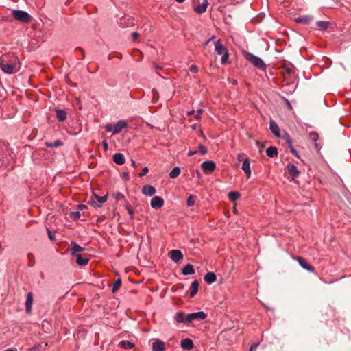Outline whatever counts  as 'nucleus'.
I'll list each match as a JSON object with an SVG mask.
<instances>
[{
  "label": "nucleus",
  "mask_w": 351,
  "mask_h": 351,
  "mask_svg": "<svg viewBox=\"0 0 351 351\" xmlns=\"http://www.w3.org/2000/svg\"><path fill=\"white\" fill-rule=\"evenodd\" d=\"M12 15L15 20L25 23H29L32 19L27 12L23 10H14L12 12Z\"/></svg>",
  "instance_id": "obj_3"
},
{
  "label": "nucleus",
  "mask_w": 351,
  "mask_h": 351,
  "mask_svg": "<svg viewBox=\"0 0 351 351\" xmlns=\"http://www.w3.org/2000/svg\"><path fill=\"white\" fill-rule=\"evenodd\" d=\"M132 165L133 167H135L136 166V162L134 160H132Z\"/></svg>",
  "instance_id": "obj_64"
},
{
  "label": "nucleus",
  "mask_w": 351,
  "mask_h": 351,
  "mask_svg": "<svg viewBox=\"0 0 351 351\" xmlns=\"http://www.w3.org/2000/svg\"><path fill=\"white\" fill-rule=\"evenodd\" d=\"M48 237L50 240L54 241L55 240V236L54 234L49 230V228H47Z\"/></svg>",
  "instance_id": "obj_46"
},
{
  "label": "nucleus",
  "mask_w": 351,
  "mask_h": 351,
  "mask_svg": "<svg viewBox=\"0 0 351 351\" xmlns=\"http://www.w3.org/2000/svg\"><path fill=\"white\" fill-rule=\"evenodd\" d=\"M199 152L202 154H206L208 152V149H207L206 147H205L202 145H199Z\"/></svg>",
  "instance_id": "obj_43"
},
{
  "label": "nucleus",
  "mask_w": 351,
  "mask_h": 351,
  "mask_svg": "<svg viewBox=\"0 0 351 351\" xmlns=\"http://www.w3.org/2000/svg\"><path fill=\"white\" fill-rule=\"evenodd\" d=\"M296 260L298 261L300 265L304 269L310 271V272H314L315 269L313 266L309 265L307 261L303 258L302 257L298 256L296 257Z\"/></svg>",
  "instance_id": "obj_9"
},
{
  "label": "nucleus",
  "mask_w": 351,
  "mask_h": 351,
  "mask_svg": "<svg viewBox=\"0 0 351 351\" xmlns=\"http://www.w3.org/2000/svg\"><path fill=\"white\" fill-rule=\"evenodd\" d=\"M286 72H287L288 74L291 73V72H292V69H291V68H287V69H286Z\"/></svg>",
  "instance_id": "obj_59"
},
{
  "label": "nucleus",
  "mask_w": 351,
  "mask_h": 351,
  "mask_svg": "<svg viewBox=\"0 0 351 351\" xmlns=\"http://www.w3.org/2000/svg\"><path fill=\"white\" fill-rule=\"evenodd\" d=\"M202 112H203V110H201V109H200V110H197V111L196 112V113H195V118H196L197 119H200V118H201V117H202Z\"/></svg>",
  "instance_id": "obj_51"
},
{
  "label": "nucleus",
  "mask_w": 351,
  "mask_h": 351,
  "mask_svg": "<svg viewBox=\"0 0 351 351\" xmlns=\"http://www.w3.org/2000/svg\"><path fill=\"white\" fill-rule=\"evenodd\" d=\"M197 150H190L188 153V156H192L197 153Z\"/></svg>",
  "instance_id": "obj_56"
},
{
  "label": "nucleus",
  "mask_w": 351,
  "mask_h": 351,
  "mask_svg": "<svg viewBox=\"0 0 351 351\" xmlns=\"http://www.w3.org/2000/svg\"><path fill=\"white\" fill-rule=\"evenodd\" d=\"M156 192V189L150 185H145L142 189L143 194L147 196H153Z\"/></svg>",
  "instance_id": "obj_16"
},
{
  "label": "nucleus",
  "mask_w": 351,
  "mask_h": 351,
  "mask_svg": "<svg viewBox=\"0 0 351 351\" xmlns=\"http://www.w3.org/2000/svg\"><path fill=\"white\" fill-rule=\"evenodd\" d=\"M93 197L94 199L98 202V203H100V204H103L104 202H106L107 200V196L105 195V196H99L98 195H96V194H93Z\"/></svg>",
  "instance_id": "obj_35"
},
{
  "label": "nucleus",
  "mask_w": 351,
  "mask_h": 351,
  "mask_svg": "<svg viewBox=\"0 0 351 351\" xmlns=\"http://www.w3.org/2000/svg\"><path fill=\"white\" fill-rule=\"evenodd\" d=\"M148 171H149L148 167H145L144 168H143L141 172L139 173L138 176L140 177H143V176L146 175V173L148 172Z\"/></svg>",
  "instance_id": "obj_45"
},
{
  "label": "nucleus",
  "mask_w": 351,
  "mask_h": 351,
  "mask_svg": "<svg viewBox=\"0 0 351 351\" xmlns=\"http://www.w3.org/2000/svg\"><path fill=\"white\" fill-rule=\"evenodd\" d=\"M328 25H329V23L327 21H320L317 23V27L321 30L327 29L328 27Z\"/></svg>",
  "instance_id": "obj_32"
},
{
  "label": "nucleus",
  "mask_w": 351,
  "mask_h": 351,
  "mask_svg": "<svg viewBox=\"0 0 351 351\" xmlns=\"http://www.w3.org/2000/svg\"><path fill=\"white\" fill-rule=\"evenodd\" d=\"M0 68L7 74L18 72L20 69L19 58L14 54H5L0 58Z\"/></svg>",
  "instance_id": "obj_1"
},
{
  "label": "nucleus",
  "mask_w": 351,
  "mask_h": 351,
  "mask_svg": "<svg viewBox=\"0 0 351 351\" xmlns=\"http://www.w3.org/2000/svg\"><path fill=\"white\" fill-rule=\"evenodd\" d=\"M27 259L29 263L27 264L29 267H32L35 265L34 256L32 253L27 254Z\"/></svg>",
  "instance_id": "obj_36"
},
{
  "label": "nucleus",
  "mask_w": 351,
  "mask_h": 351,
  "mask_svg": "<svg viewBox=\"0 0 351 351\" xmlns=\"http://www.w3.org/2000/svg\"><path fill=\"white\" fill-rule=\"evenodd\" d=\"M243 171L245 172L247 178H249L250 177L251 169H250V161L247 159H245L243 161Z\"/></svg>",
  "instance_id": "obj_21"
},
{
  "label": "nucleus",
  "mask_w": 351,
  "mask_h": 351,
  "mask_svg": "<svg viewBox=\"0 0 351 351\" xmlns=\"http://www.w3.org/2000/svg\"><path fill=\"white\" fill-rule=\"evenodd\" d=\"M228 56H229L228 52L222 54V58H221V63L222 64H225L227 62V60L228 59Z\"/></svg>",
  "instance_id": "obj_44"
},
{
  "label": "nucleus",
  "mask_w": 351,
  "mask_h": 351,
  "mask_svg": "<svg viewBox=\"0 0 351 351\" xmlns=\"http://www.w3.org/2000/svg\"><path fill=\"white\" fill-rule=\"evenodd\" d=\"M85 208H86V205L81 204V205L79 206V209L80 210H84Z\"/></svg>",
  "instance_id": "obj_57"
},
{
  "label": "nucleus",
  "mask_w": 351,
  "mask_h": 351,
  "mask_svg": "<svg viewBox=\"0 0 351 351\" xmlns=\"http://www.w3.org/2000/svg\"><path fill=\"white\" fill-rule=\"evenodd\" d=\"M113 196L117 200H123V199H125L124 195L121 193H120V192L114 193L113 194Z\"/></svg>",
  "instance_id": "obj_40"
},
{
  "label": "nucleus",
  "mask_w": 351,
  "mask_h": 351,
  "mask_svg": "<svg viewBox=\"0 0 351 351\" xmlns=\"http://www.w3.org/2000/svg\"><path fill=\"white\" fill-rule=\"evenodd\" d=\"M198 70V67L195 64L191 65L189 68V71L192 73H197Z\"/></svg>",
  "instance_id": "obj_47"
},
{
  "label": "nucleus",
  "mask_w": 351,
  "mask_h": 351,
  "mask_svg": "<svg viewBox=\"0 0 351 351\" xmlns=\"http://www.w3.org/2000/svg\"><path fill=\"white\" fill-rule=\"evenodd\" d=\"M182 273L183 275H192L195 274V270L191 264L186 265L182 270Z\"/></svg>",
  "instance_id": "obj_24"
},
{
  "label": "nucleus",
  "mask_w": 351,
  "mask_h": 351,
  "mask_svg": "<svg viewBox=\"0 0 351 351\" xmlns=\"http://www.w3.org/2000/svg\"><path fill=\"white\" fill-rule=\"evenodd\" d=\"M56 118L59 121H64L66 120L67 117V113L64 110H56Z\"/></svg>",
  "instance_id": "obj_23"
},
{
  "label": "nucleus",
  "mask_w": 351,
  "mask_h": 351,
  "mask_svg": "<svg viewBox=\"0 0 351 351\" xmlns=\"http://www.w3.org/2000/svg\"><path fill=\"white\" fill-rule=\"evenodd\" d=\"M76 257V263L80 266L86 265L89 261V259L87 256H83L80 254L75 256Z\"/></svg>",
  "instance_id": "obj_18"
},
{
  "label": "nucleus",
  "mask_w": 351,
  "mask_h": 351,
  "mask_svg": "<svg viewBox=\"0 0 351 351\" xmlns=\"http://www.w3.org/2000/svg\"><path fill=\"white\" fill-rule=\"evenodd\" d=\"M199 282L197 280H194L191 285L190 297L193 298L198 291Z\"/></svg>",
  "instance_id": "obj_22"
},
{
  "label": "nucleus",
  "mask_w": 351,
  "mask_h": 351,
  "mask_svg": "<svg viewBox=\"0 0 351 351\" xmlns=\"http://www.w3.org/2000/svg\"><path fill=\"white\" fill-rule=\"evenodd\" d=\"M106 132H113V125L112 124H108L105 127Z\"/></svg>",
  "instance_id": "obj_50"
},
{
  "label": "nucleus",
  "mask_w": 351,
  "mask_h": 351,
  "mask_svg": "<svg viewBox=\"0 0 351 351\" xmlns=\"http://www.w3.org/2000/svg\"><path fill=\"white\" fill-rule=\"evenodd\" d=\"M239 197L240 193L239 192L231 191L228 193V198L232 202L238 199Z\"/></svg>",
  "instance_id": "obj_31"
},
{
  "label": "nucleus",
  "mask_w": 351,
  "mask_h": 351,
  "mask_svg": "<svg viewBox=\"0 0 351 351\" xmlns=\"http://www.w3.org/2000/svg\"><path fill=\"white\" fill-rule=\"evenodd\" d=\"M123 23H124V25L126 27L130 26V25H134V19L132 18L128 19H126L125 18L121 19V21H120V24L123 25Z\"/></svg>",
  "instance_id": "obj_34"
},
{
  "label": "nucleus",
  "mask_w": 351,
  "mask_h": 351,
  "mask_svg": "<svg viewBox=\"0 0 351 351\" xmlns=\"http://www.w3.org/2000/svg\"><path fill=\"white\" fill-rule=\"evenodd\" d=\"M241 158H242V156L241 154H238L237 155V159L239 161H241Z\"/></svg>",
  "instance_id": "obj_62"
},
{
  "label": "nucleus",
  "mask_w": 351,
  "mask_h": 351,
  "mask_svg": "<svg viewBox=\"0 0 351 351\" xmlns=\"http://www.w3.org/2000/svg\"><path fill=\"white\" fill-rule=\"evenodd\" d=\"M75 50L76 51L78 50V51H80L82 53V54H81L82 60H84V58H85V53H84V49L82 47H77L75 48Z\"/></svg>",
  "instance_id": "obj_49"
},
{
  "label": "nucleus",
  "mask_w": 351,
  "mask_h": 351,
  "mask_svg": "<svg viewBox=\"0 0 351 351\" xmlns=\"http://www.w3.org/2000/svg\"><path fill=\"white\" fill-rule=\"evenodd\" d=\"M125 208L128 214L130 215V217L132 218L134 215V210L132 206L128 203H127V204L125 205Z\"/></svg>",
  "instance_id": "obj_41"
},
{
  "label": "nucleus",
  "mask_w": 351,
  "mask_h": 351,
  "mask_svg": "<svg viewBox=\"0 0 351 351\" xmlns=\"http://www.w3.org/2000/svg\"><path fill=\"white\" fill-rule=\"evenodd\" d=\"M181 347L186 350H191L193 348L194 344L191 339L186 338L181 341Z\"/></svg>",
  "instance_id": "obj_13"
},
{
  "label": "nucleus",
  "mask_w": 351,
  "mask_h": 351,
  "mask_svg": "<svg viewBox=\"0 0 351 351\" xmlns=\"http://www.w3.org/2000/svg\"><path fill=\"white\" fill-rule=\"evenodd\" d=\"M180 169L178 167L173 168L171 171L169 173V177L172 179L176 178L180 174Z\"/></svg>",
  "instance_id": "obj_29"
},
{
  "label": "nucleus",
  "mask_w": 351,
  "mask_h": 351,
  "mask_svg": "<svg viewBox=\"0 0 351 351\" xmlns=\"http://www.w3.org/2000/svg\"><path fill=\"white\" fill-rule=\"evenodd\" d=\"M311 21V18L309 16H302L296 19L298 23H308Z\"/></svg>",
  "instance_id": "obj_37"
},
{
  "label": "nucleus",
  "mask_w": 351,
  "mask_h": 351,
  "mask_svg": "<svg viewBox=\"0 0 351 351\" xmlns=\"http://www.w3.org/2000/svg\"><path fill=\"white\" fill-rule=\"evenodd\" d=\"M216 275L213 272H208L204 278L205 282L208 284L213 283L216 280Z\"/></svg>",
  "instance_id": "obj_25"
},
{
  "label": "nucleus",
  "mask_w": 351,
  "mask_h": 351,
  "mask_svg": "<svg viewBox=\"0 0 351 351\" xmlns=\"http://www.w3.org/2000/svg\"><path fill=\"white\" fill-rule=\"evenodd\" d=\"M33 300H34L33 293L32 292H29L27 294L26 301H25V311L27 313H29L32 311Z\"/></svg>",
  "instance_id": "obj_11"
},
{
  "label": "nucleus",
  "mask_w": 351,
  "mask_h": 351,
  "mask_svg": "<svg viewBox=\"0 0 351 351\" xmlns=\"http://www.w3.org/2000/svg\"><path fill=\"white\" fill-rule=\"evenodd\" d=\"M169 256L172 261L178 263L183 258V254L179 250H173L169 252Z\"/></svg>",
  "instance_id": "obj_8"
},
{
  "label": "nucleus",
  "mask_w": 351,
  "mask_h": 351,
  "mask_svg": "<svg viewBox=\"0 0 351 351\" xmlns=\"http://www.w3.org/2000/svg\"><path fill=\"white\" fill-rule=\"evenodd\" d=\"M186 316L184 313L179 312L176 314L175 319L179 323H188L186 319Z\"/></svg>",
  "instance_id": "obj_28"
},
{
  "label": "nucleus",
  "mask_w": 351,
  "mask_h": 351,
  "mask_svg": "<svg viewBox=\"0 0 351 351\" xmlns=\"http://www.w3.org/2000/svg\"><path fill=\"white\" fill-rule=\"evenodd\" d=\"M84 250V248L79 245L75 241H71L70 245V251H71V255L72 256H75L78 254H80V252H82Z\"/></svg>",
  "instance_id": "obj_7"
},
{
  "label": "nucleus",
  "mask_w": 351,
  "mask_h": 351,
  "mask_svg": "<svg viewBox=\"0 0 351 351\" xmlns=\"http://www.w3.org/2000/svg\"><path fill=\"white\" fill-rule=\"evenodd\" d=\"M133 41L135 42L139 36V34L137 32H133L132 34Z\"/></svg>",
  "instance_id": "obj_53"
},
{
  "label": "nucleus",
  "mask_w": 351,
  "mask_h": 351,
  "mask_svg": "<svg viewBox=\"0 0 351 351\" xmlns=\"http://www.w3.org/2000/svg\"><path fill=\"white\" fill-rule=\"evenodd\" d=\"M121 286V280L120 278H117L114 280L112 287V292L115 293Z\"/></svg>",
  "instance_id": "obj_30"
},
{
  "label": "nucleus",
  "mask_w": 351,
  "mask_h": 351,
  "mask_svg": "<svg viewBox=\"0 0 351 351\" xmlns=\"http://www.w3.org/2000/svg\"><path fill=\"white\" fill-rule=\"evenodd\" d=\"M102 147L104 151H107L108 148V144L106 140L102 141Z\"/></svg>",
  "instance_id": "obj_52"
},
{
  "label": "nucleus",
  "mask_w": 351,
  "mask_h": 351,
  "mask_svg": "<svg viewBox=\"0 0 351 351\" xmlns=\"http://www.w3.org/2000/svg\"><path fill=\"white\" fill-rule=\"evenodd\" d=\"M75 50L76 51L78 50V51H80L82 53V54H81L82 60H84V58H85V53H84V49L82 47H77L75 48Z\"/></svg>",
  "instance_id": "obj_48"
},
{
  "label": "nucleus",
  "mask_w": 351,
  "mask_h": 351,
  "mask_svg": "<svg viewBox=\"0 0 351 351\" xmlns=\"http://www.w3.org/2000/svg\"><path fill=\"white\" fill-rule=\"evenodd\" d=\"M290 148H291V152L292 153V154L294 155L295 156H296L297 158H299L297 151L292 147H291Z\"/></svg>",
  "instance_id": "obj_55"
},
{
  "label": "nucleus",
  "mask_w": 351,
  "mask_h": 351,
  "mask_svg": "<svg viewBox=\"0 0 351 351\" xmlns=\"http://www.w3.org/2000/svg\"><path fill=\"white\" fill-rule=\"evenodd\" d=\"M128 126V123L125 120H120L113 125V134H119L123 128Z\"/></svg>",
  "instance_id": "obj_6"
},
{
  "label": "nucleus",
  "mask_w": 351,
  "mask_h": 351,
  "mask_svg": "<svg viewBox=\"0 0 351 351\" xmlns=\"http://www.w3.org/2000/svg\"><path fill=\"white\" fill-rule=\"evenodd\" d=\"M193 114H195V111L194 110H191V111L188 112V115H192Z\"/></svg>",
  "instance_id": "obj_63"
},
{
  "label": "nucleus",
  "mask_w": 351,
  "mask_h": 351,
  "mask_svg": "<svg viewBox=\"0 0 351 351\" xmlns=\"http://www.w3.org/2000/svg\"><path fill=\"white\" fill-rule=\"evenodd\" d=\"M269 128H270V130L271 131V132L276 136H280V128L279 126L278 125V124L274 121H270V123H269Z\"/></svg>",
  "instance_id": "obj_20"
},
{
  "label": "nucleus",
  "mask_w": 351,
  "mask_h": 351,
  "mask_svg": "<svg viewBox=\"0 0 351 351\" xmlns=\"http://www.w3.org/2000/svg\"><path fill=\"white\" fill-rule=\"evenodd\" d=\"M195 204V197L191 195L187 199V205L189 206H193Z\"/></svg>",
  "instance_id": "obj_39"
},
{
  "label": "nucleus",
  "mask_w": 351,
  "mask_h": 351,
  "mask_svg": "<svg viewBox=\"0 0 351 351\" xmlns=\"http://www.w3.org/2000/svg\"><path fill=\"white\" fill-rule=\"evenodd\" d=\"M92 204L95 207H99V206L93 199Z\"/></svg>",
  "instance_id": "obj_60"
},
{
  "label": "nucleus",
  "mask_w": 351,
  "mask_h": 351,
  "mask_svg": "<svg viewBox=\"0 0 351 351\" xmlns=\"http://www.w3.org/2000/svg\"><path fill=\"white\" fill-rule=\"evenodd\" d=\"M164 205V200L159 196L154 197L151 200V206L157 209L161 208Z\"/></svg>",
  "instance_id": "obj_10"
},
{
  "label": "nucleus",
  "mask_w": 351,
  "mask_h": 351,
  "mask_svg": "<svg viewBox=\"0 0 351 351\" xmlns=\"http://www.w3.org/2000/svg\"><path fill=\"white\" fill-rule=\"evenodd\" d=\"M201 167L204 173L208 174L215 171L216 164L213 160H207L202 163Z\"/></svg>",
  "instance_id": "obj_5"
},
{
  "label": "nucleus",
  "mask_w": 351,
  "mask_h": 351,
  "mask_svg": "<svg viewBox=\"0 0 351 351\" xmlns=\"http://www.w3.org/2000/svg\"><path fill=\"white\" fill-rule=\"evenodd\" d=\"M122 176H123V178L124 180H130V176H129V173L128 172L123 173Z\"/></svg>",
  "instance_id": "obj_54"
},
{
  "label": "nucleus",
  "mask_w": 351,
  "mask_h": 351,
  "mask_svg": "<svg viewBox=\"0 0 351 351\" xmlns=\"http://www.w3.org/2000/svg\"><path fill=\"white\" fill-rule=\"evenodd\" d=\"M113 161L117 165H123L125 162V157L121 153H116L113 156Z\"/></svg>",
  "instance_id": "obj_19"
},
{
  "label": "nucleus",
  "mask_w": 351,
  "mask_h": 351,
  "mask_svg": "<svg viewBox=\"0 0 351 351\" xmlns=\"http://www.w3.org/2000/svg\"><path fill=\"white\" fill-rule=\"evenodd\" d=\"M165 343L159 339L155 340L152 343V351H165Z\"/></svg>",
  "instance_id": "obj_12"
},
{
  "label": "nucleus",
  "mask_w": 351,
  "mask_h": 351,
  "mask_svg": "<svg viewBox=\"0 0 351 351\" xmlns=\"http://www.w3.org/2000/svg\"><path fill=\"white\" fill-rule=\"evenodd\" d=\"M288 173L292 176V179H295L299 175V171L295 165L293 164H288L287 166Z\"/></svg>",
  "instance_id": "obj_14"
},
{
  "label": "nucleus",
  "mask_w": 351,
  "mask_h": 351,
  "mask_svg": "<svg viewBox=\"0 0 351 351\" xmlns=\"http://www.w3.org/2000/svg\"><path fill=\"white\" fill-rule=\"evenodd\" d=\"M266 154L270 158H274L278 155L277 148L275 147H269L266 149Z\"/></svg>",
  "instance_id": "obj_27"
},
{
  "label": "nucleus",
  "mask_w": 351,
  "mask_h": 351,
  "mask_svg": "<svg viewBox=\"0 0 351 351\" xmlns=\"http://www.w3.org/2000/svg\"><path fill=\"white\" fill-rule=\"evenodd\" d=\"M208 5V2L207 0H203V2L201 4H199L196 7H195L194 10L195 12L198 14H202L206 11L207 7Z\"/></svg>",
  "instance_id": "obj_17"
},
{
  "label": "nucleus",
  "mask_w": 351,
  "mask_h": 351,
  "mask_svg": "<svg viewBox=\"0 0 351 351\" xmlns=\"http://www.w3.org/2000/svg\"><path fill=\"white\" fill-rule=\"evenodd\" d=\"M243 56L256 69L263 71L266 70V64L259 57L244 50H243Z\"/></svg>",
  "instance_id": "obj_2"
},
{
  "label": "nucleus",
  "mask_w": 351,
  "mask_h": 351,
  "mask_svg": "<svg viewBox=\"0 0 351 351\" xmlns=\"http://www.w3.org/2000/svg\"><path fill=\"white\" fill-rule=\"evenodd\" d=\"M257 344H254L253 346H251L250 348V351H252L253 349H255L256 347H257Z\"/></svg>",
  "instance_id": "obj_61"
},
{
  "label": "nucleus",
  "mask_w": 351,
  "mask_h": 351,
  "mask_svg": "<svg viewBox=\"0 0 351 351\" xmlns=\"http://www.w3.org/2000/svg\"><path fill=\"white\" fill-rule=\"evenodd\" d=\"M309 136H310L311 139L313 140V141H316L319 137L318 134L315 132H311L309 134Z\"/></svg>",
  "instance_id": "obj_42"
},
{
  "label": "nucleus",
  "mask_w": 351,
  "mask_h": 351,
  "mask_svg": "<svg viewBox=\"0 0 351 351\" xmlns=\"http://www.w3.org/2000/svg\"><path fill=\"white\" fill-rule=\"evenodd\" d=\"M154 66L156 68V69L157 71H158V70H160V69H162V66H158V65H157V64H154Z\"/></svg>",
  "instance_id": "obj_58"
},
{
  "label": "nucleus",
  "mask_w": 351,
  "mask_h": 351,
  "mask_svg": "<svg viewBox=\"0 0 351 351\" xmlns=\"http://www.w3.org/2000/svg\"><path fill=\"white\" fill-rule=\"evenodd\" d=\"M62 142L60 140H56L53 143H45V145L47 147H57L62 145Z\"/></svg>",
  "instance_id": "obj_33"
},
{
  "label": "nucleus",
  "mask_w": 351,
  "mask_h": 351,
  "mask_svg": "<svg viewBox=\"0 0 351 351\" xmlns=\"http://www.w3.org/2000/svg\"><path fill=\"white\" fill-rule=\"evenodd\" d=\"M119 346L125 350H130L134 347V344L131 341L124 340L119 343Z\"/></svg>",
  "instance_id": "obj_26"
},
{
  "label": "nucleus",
  "mask_w": 351,
  "mask_h": 351,
  "mask_svg": "<svg viewBox=\"0 0 351 351\" xmlns=\"http://www.w3.org/2000/svg\"><path fill=\"white\" fill-rule=\"evenodd\" d=\"M215 50L219 55H222L225 53L228 52L227 49L225 47V46L222 44L221 41L220 40H218L215 43Z\"/></svg>",
  "instance_id": "obj_15"
},
{
  "label": "nucleus",
  "mask_w": 351,
  "mask_h": 351,
  "mask_svg": "<svg viewBox=\"0 0 351 351\" xmlns=\"http://www.w3.org/2000/svg\"><path fill=\"white\" fill-rule=\"evenodd\" d=\"M69 217L74 220H77L80 218L81 214L78 211H73L70 213Z\"/></svg>",
  "instance_id": "obj_38"
},
{
  "label": "nucleus",
  "mask_w": 351,
  "mask_h": 351,
  "mask_svg": "<svg viewBox=\"0 0 351 351\" xmlns=\"http://www.w3.org/2000/svg\"><path fill=\"white\" fill-rule=\"evenodd\" d=\"M206 317V315L203 311H199L186 315V319L188 323L193 320H204Z\"/></svg>",
  "instance_id": "obj_4"
}]
</instances>
